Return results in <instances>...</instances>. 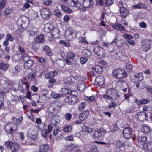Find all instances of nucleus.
<instances>
[{
    "mask_svg": "<svg viewBox=\"0 0 152 152\" xmlns=\"http://www.w3.org/2000/svg\"><path fill=\"white\" fill-rule=\"evenodd\" d=\"M29 88V84L28 82L21 81L19 83L18 88L20 92L25 94L28 91Z\"/></svg>",
    "mask_w": 152,
    "mask_h": 152,
    "instance_id": "nucleus-1",
    "label": "nucleus"
},
{
    "mask_svg": "<svg viewBox=\"0 0 152 152\" xmlns=\"http://www.w3.org/2000/svg\"><path fill=\"white\" fill-rule=\"evenodd\" d=\"M112 73L114 77L119 79L123 78L127 75V73L126 72L120 69H116L113 70Z\"/></svg>",
    "mask_w": 152,
    "mask_h": 152,
    "instance_id": "nucleus-2",
    "label": "nucleus"
},
{
    "mask_svg": "<svg viewBox=\"0 0 152 152\" xmlns=\"http://www.w3.org/2000/svg\"><path fill=\"white\" fill-rule=\"evenodd\" d=\"M106 94H108L111 96L112 100H115L119 97L117 91L114 88H109L107 89Z\"/></svg>",
    "mask_w": 152,
    "mask_h": 152,
    "instance_id": "nucleus-3",
    "label": "nucleus"
},
{
    "mask_svg": "<svg viewBox=\"0 0 152 152\" xmlns=\"http://www.w3.org/2000/svg\"><path fill=\"white\" fill-rule=\"evenodd\" d=\"M21 66L17 65L15 67H10L9 71L12 76H15L21 70Z\"/></svg>",
    "mask_w": 152,
    "mask_h": 152,
    "instance_id": "nucleus-4",
    "label": "nucleus"
},
{
    "mask_svg": "<svg viewBox=\"0 0 152 152\" xmlns=\"http://www.w3.org/2000/svg\"><path fill=\"white\" fill-rule=\"evenodd\" d=\"M105 133V130L103 128L95 130L92 136L94 138H97L104 135Z\"/></svg>",
    "mask_w": 152,
    "mask_h": 152,
    "instance_id": "nucleus-5",
    "label": "nucleus"
},
{
    "mask_svg": "<svg viewBox=\"0 0 152 152\" xmlns=\"http://www.w3.org/2000/svg\"><path fill=\"white\" fill-rule=\"evenodd\" d=\"M132 130L130 128H125L123 131L124 137L126 139L130 138L132 136Z\"/></svg>",
    "mask_w": 152,
    "mask_h": 152,
    "instance_id": "nucleus-6",
    "label": "nucleus"
},
{
    "mask_svg": "<svg viewBox=\"0 0 152 152\" xmlns=\"http://www.w3.org/2000/svg\"><path fill=\"white\" fill-rule=\"evenodd\" d=\"M151 41L149 40L146 39L142 41L141 42V45L142 48L145 51H148L151 48Z\"/></svg>",
    "mask_w": 152,
    "mask_h": 152,
    "instance_id": "nucleus-7",
    "label": "nucleus"
},
{
    "mask_svg": "<svg viewBox=\"0 0 152 152\" xmlns=\"http://www.w3.org/2000/svg\"><path fill=\"white\" fill-rule=\"evenodd\" d=\"M40 14L42 17L45 19H48L50 17V14L48 9L44 8L42 9Z\"/></svg>",
    "mask_w": 152,
    "mask_h": 152,
    "instance_id": "nucleus-8",
    "label": "nucleus"
},
{
    "mask_svg": "<svg viewBox=\"0 0 152 152\" xmlns=\"http://www.w3.org/2000/svg\"><path fill=\"white\" fill-rule=\"evenodd\" d=\"M51 124L56 126L58 125L60 121L59 117L57 115H54L51 116L50 119Z\"/></svg>",
    "mask_w": 152,
    "mask_h": 152,
    "instance_id": "nucleus-9",
    "label": "nucleus"
},
{
    "mask_svg": "<svg viewBox=\"0 0 152 152\" xmlns=\"http://www.w3.org/2000/svg\"><path fill=\"white\" fill-rule=\"evenodd\" d=\"M52 106L53 107L52 109L53 112L55 113H58L61 109V105L59 103L54 102L52 103Z\"/></svg>",
    "mask_w": 152,
    "mask_h": 152,
    "instance_id": "nucleus-10",
    "label": "nucleus"
},
{
    "mask_svg": "<svg viewBox=\"0 0 152 152\" xmlns=\"http://www.w3.org/2000/svg\"><path fill=\"white\" fill-rule=\"evenodd\" d=\"M120 10L121 15L123 19H125L127 16L129 14L128 10L125 7L121 6L120 7Z\"/></svg>",
    "mask_w": 152,
    "mask_h": 152,
    "instance_id": "nucleus-11",
    "label": "nucleus"
},
{
    "mask_svg": "<svg viewBox=\"0 0 152 152\" xmlns=\"http://www.w3.org/2000/svg\"><path fill=\"white\" fill-rule=\"evenodd\" d=\"M93 51L95 54L98 56L102 55L104 53L103 49L98 46L94 48Z\"/></svg>",
    "mask_w": 152,
    "mask_h": 152,
    "instance_id": "nucleus-12",
    "label": "nucleus"
},
{
    "mask_svg": "<svg viewBox=\"0 0 152 152\" xmlns=\"http://www.w3.org/2000/svg\"><path fill=\"white\" fill-rule=\"evenodd\" d=\"M89 114V112L88 110H86L84 111L79 115V119L82 121L87 119Z\"/></svg>",
    "mask_w": 152,
    "mask_h": 152,
    "instance_id": "nucleus-13",
    "label": "nucleus"
},
{
    "mask_svg": "<svg viewBox=\"0 0 152 152\" xmlns=\"http://www.w3.org/2000/svg\"><path fill=\"white\" fill-rule=\"evenodd\" d=\"M104 78L103 77H97L95 80V83L97 86H102L104 83Z\"/></svg>",
    "mask_w": 152,
    "mask_h": 152,
    "instance_id": "nucleus-14",
    "label": "nucleus"
},
{
    "mask_svg": "<svg viewBox=\"0 0 152 152\" xmlns=\"http://www.w3.org/2000/svg\"><path fill=\"white\" fill-rule=\"evenodd\" d=\"M71 95L67 96L65 99L68 100V102L70 104H75L77 101V97L76 96H72L71 98Z\"/></svg>",
    "mask_w": 152,
    "mask_h": 152,
    "instance_id": "nucleus-15",
    "label": "nucleus"
},
{
    "mask_svg": "<svg viewBox=\"0 0 152 152\" xmlns=\"http://www.w3.org/2000/svg\"><path fill=\"white\" fill-rule=\"evenodd\" d=\"M26 18L24 17L23 18H20L18 20V23L23 28H26L28 27V25H26V21L25 20Z\"/></svg>",
    "mask_w": 152,
    "mask_h": 152,
    "instance_id": "nucleus-16",
    "label": "nucleus"
},
{
    "mask_svg": "<svg viewBox=\"0 0 152 152\" xmlns=\"http://www.w3.org/2000/svg\"><path fill=\"white\" fill-rule=\"evenodd\" d=\"M78 87L80 91H84L86 87L84 81L82 80H79L78 82Z\"/></svg>",
    "mask_w": 152,
    "mask_h": 152,
    "instance_id": "nucleus-17",
    "label": "nucleus"
},
{
    "mask_svg": "<svg viewBox=\"0 0 152 152\" xmlns=\"http://www.w3.org/2000/svg\"><path fill=\"white\" fill-rule=\"evenodd\" d=\"M43 37L44 36L43 34H41L40 35L37 36L34 38V41L37 43H42L44 41Z\"/></svg>",
    "mask_w": 152,
    "mask_h": 152,
    "instance_id": "nucleus-18",
    "label": "nucleus"
},
{
    "mask_svg": "<svg viewBox=\"0 0 152 152\" xmlns=\"http://www.w3.org/2000/svg\"><path fill=\"white\" fill-rule=\"evenodd\" d=\"M57 73V72L56 70L49 72L45 74V77L47 79H50L56 75Z\"/></svg>",
    "mask_w": 152,
    "mask_h": 152,
    "instance_id": "nucleus-19",
    "label": "nucleus"
},
{
    "mask_svg": "<svg viewBox=\"0 0 152 152\" xmlns=\"http://www.w3.org/2000/svg\"><path fill=\"white\" fill-rule=\"evenodd\" d=\"M82 5L85 8L90 7L93 5V1L92 0H84Z\"/></svg>",
    "mask_w": 152,
    "mask_h": 152,
    "instance_id": "nucleus-20",
    "label": "nucleus"
},
{
    "mask_svg": "<svg viewBox=\"0 0 152 152\" xmlns=\"http://www.w3.org/2000/svg\"><path fill=\"white\" fill-rule=\"evenodd\" d=\"M29 16L32 20L36 19L38 16L37 12L33 10H31L29 12Z\"/></svg>",
    "mask_w": 152,
    "mask_h": 152,
    "instance_id": "nucleus-21",
    "label": "nucleus"
},
{
    "mask_svg": "<svg viewBox=\"0 0 152 152\" xmlns=\"http://www.w3.org/2000/svg\"><path fill=\"white\" fill-rule=\"evenodd\" d=\"M18 129V125L15 123V124L12 125V126L11 127L9 130V131L7 133L9 134H12L15 131L17 130Z\"/></svg>",
    "mask_w": 152,
    "mask_h": 152,
    "instance_id": "nucleus-22",
    "label": "nucleus"
},
{
    "mask_svg": "<svg viewBox=\"0 0 152 152\" xmlns=\"http://www.w3.org/2000/svg\"><path fill=\"white\" fill-rule=\"evenodd\" d=\"M33 61L32 60L30 59L29 60L25 62L24 64V67L26 69H28L31 67L33 65Z\"/></svg>",
    "mask_w": 152,
    "mask_h": 152,
    "instance_id": "nucleus-23",
    "label": "nucleus"
},
{
    "mask_svg": "<svg viewBox=\"0 0 152 152\" xmlns=\"http://www.w3.org/2000/svg\"><path fill=\"white\" fill-rule=\"evenodd\" d=\"M19 148V147L18 143L16 142H13L10 149L12 152H18Z\"/></svg>",
    "mask_w": 152,
    "mask_h": 152,
    "instance_id": "nucleus-24",
    "label": "nucleus"
},
{
    "mask_svg": "<svg viewBox=\"0 0 152 152\" xmlns=\"http://www.w3.org/2000/svg\"><path fill=\"white\" fill-rule=\"evenodd\" d=\"M59 32L58 29L57 28H54L51 32V35L53 37L56 38L58 36Z\"/></svg>",
    "mask_w": 152,
    "mask_h": 152,
    "instance_id": "nucleus-25",
    "label": "nucleus"
},
{
    "mask_svg": "<svg viewBox=\"0 0 152 152\" xmlns=\"http://www.w3.org/2000/svg\"><path fill=\"white\" fill-rule=\"evenodd\" d=\"M48 145H40L39 147V152H46L48 149Z\"/></svg>",
    "mask_w": 152,
    "mask_h": 152,
    "instance_id": "nucleus-26",
    "label": "nucleus"
},
{
    "mask_svg": "<svg viewBox=\"0 0 152 152\" xmlns=\"http://www.w3.org/2000/svg\"><path fill=\"white\" fill-rule=\"evenodd\" d=\"M61 6L62 10L66 13L70 14L72 13V10L66 6L63 5H61Z\"/></svg>",
    "mask_w": 152,
    "mask_h": 152,
    "instance_id": "nucleus-27",
    "label": "nucleus"
},
{
    "mask_svg": "<svg viewBox=\"0 0 152 152\" xmlns=\"http://www.w3.org/2000/svg\"><path fill=\"white\" fill-rule=\"evenodd\" d=\"M112 27L115 29H118L121 31H123L124 29V26L120 24L113 25Z\"/></svg>",
    "mask_w": 152,
    "mask_h": 152,
    "instance_id": "nucleus-28",
    "label": "nucleus"
},
{
    "mask_svg": "<svg viewBox=\"0 0 152 152\" xmlns=\"http://www.w3.org/2000/svg\"><path fill=\"white\" fill-rule=\"evenodd\" d=\"M75 79L73 76L68 77L66 78L64 80L65 82L66 83V84L69 85L72 84L73 82V80Z\"/></svg>",
    "mask_w": 152,
    "mask_h": 152,
    "instance_id": "nucleus-29",
    "label": "nucleus"
},
{
    "mask_svg": "<svg viewBox=\"0 0 152 152\" xmlns=\"http://www.w3.org/2000/svg\"><path fill=\"white\" fill-rule=\"evenodd\" d=\"M150 128L148 126L143 125L141 128V131L144 133H148L151 131Z\"/></svg>",
    "mask_w": 152,
    "mask_h": 152,
    "instance_id": "nucleus-30",
    "label": "nucleus"
},
{
    "mask_svg": "<svg viewBox=\"0 0 152 152\" xmlns=\"http://www.w3.org/2000/svg\"><path fill=\"white\" fill-rule=\"evenodd\" d=\"M143 112H138L137 114V116L139 121L141 122H142L145 120V118L144 116V115L143 113Z\"/></svg>",
    "mask_w": 152,
    "mask_h": 152,
    "instance_id": "nucleus-31",
    "label": "nucleus"
},
{
    "mask_svg": "<svg viewBox=\"0 0 152 152\" xmlns=\"http://www.w3.org/2000/svg\"><path fill=\"white\" fill-rule=\"evenodd\" d=\"M82 128L83 131L89 133H91L93 131V130L92 128L85 125L83 126Z\"/></svg>",
    "mask_w": 152,
    "mask_h": 152,
    "instance_id": "nucleus-32",
    "label": "nucleus"
},
{
    "mask_svg": "<svg viewBox=\"0 0 152 152\" xmlns=\"http://www.w3.org/2000/svg\"><path fill=\"white\" fill-rule=\"evenodd\" d=\"M38 32V30L37 28L33 27L29 31L30 36H34L36 35Z\"/></svg>",
    "mask_w": 152,
    "mask_h": 152,
    "instance_id": "nucleus-33",
    "label": "nucleus"
},
{
    "mask_svg": "<svg viewBox=\"0 0 152 152\" xmlns=\"http://www.w3.org/2000/svg\"><path fill=\"white\" fill-rule=\"evenodd\" d=\"M9 67V64H8L1 62L0 63V69H2L3 71L7 70Z\"/></svg>",
    "mask_w": 152,
    "mask_h": 152,
    "instance_id": "nucleus-34",
    "label": "nucleus"
},
{
    "mask_svg": "<svg viewBox=\"0 0 152 152\" xmlns=\"http://www.w3.org/2000/svg\"><path fill=\"white\" fill-rule=\"evenodd\" d=\"M86 106V103L84 102H81L79 105L78 110L82 111L84 109Z\"/></svg>",
    "mask_w": 152,
    "mask_h": 152,
    "instance_id": "nucleus-35",
    "label": "nucleus"
},
{
    "mask_svg": "<svg viewBox=\"0 0 152 152\" xmlns=\"http://www.w3.org/2000/svg\"><path fill=\"white\" fill-rule=\"evenodd\" d=\"M95 70L96 72L99 74H101L103 71L102 66L101 65H97L95 67Z\"/></svg>",
    "mask_w": 152,
    "mask_h": 152,
    "instance_id": "nucleus-36",
    "label": "nucleus"
},
{
    "mask_svg": "<svg viewBox=\"0 0 152 152\" xmlns=\"http://www.w3.org/2000/svg\"><path fill=\"white\" fill-rule=\"evenodd\" d=\"M83 55L86 57L91 56L92 55V53L91 51L87 49H84L82 52Z\"/></svg>",
    "mask_w": 152,
    "mask_h": 152,
    "instance_id": "nucleus-37",
    "label": "nucleus"
},
{
    "mask_svg": "<svg viewBox=\"0 0 152 152\" xmlns=\"http://www.w3.org/2000/svg\"><path fill=\"white\" fill-rule=\"evenodd\" d=\"M15 122H9L7 123L5 125L4 130L7 133L10 128L12 126V125L15 124Z\"/></svg>",
    "mask_w": 152,
    "mask_h": 152,
    "instance_id": "nucleus-38",
    "label": "nucleus"
},
{
    "mask_svg": "<svg viewBox=\"0 0 152 152\" xmlns=\"http://www.w3.org/2000/svg\"><path fill=\"white\" fill-rule=\"evenodd\" d=\"M75 57V54L72 52L68 51L66 54V57L69 59H73Z\"/></svg>",
    "mask_w": 152,
    "mask_h": 152,
    "instance_id": "nucleus-39",
    "label": "nucleus"
},
{
    "mask_svg": "<svg viewBox=\"0 0 152 152\" xmlns=\"http://www.w3.org/2000/svg\"><path fill=\"white\" fill-rule=\"evenodd\" d=\"M43 50L46 52L47 55L48 56L52 55V53L51 52L50 48L48 46H44Z\"/></svg>",
    "mask_w": 152,
    "mask_h": 152,
    "instance_id": "nucleus-40",
    "label": "nucleus"
},
{
    "mask_svg": "<svg viewBox=\"0 0 152 152\" xmlns=\"http://www.w3.org/2000/svg\"><path fill=\"white\" fill-rule=\"evenodd\" d=\"M36 77V74L34 73H30L27 76L28 80H34Z\"/></svg>",
    "mask_w": 152,
    "mask_h": 152,
    "instance_id": "nucleus-41",
    "label": "nucleus"
},
{
    "mask_svg": "<svg viewBox=\"0 0 152 152\" xmlns=\"http://www.w3.org/2000/svg\"><path fill=\"white\" fill-rule=\"evenodd\" d=\"M52 27L50 23H47L45 25L44 30L47 32H49L51 30V27Z\"/></svg>",
    "mask_w": 152,
    "mask_h": 152,
    "instance_id": "nucleus-42",
    "label": "nucleus"
},
{
    "mask_svg": "<svg viewBox=\"0 0 152 152\" xmlns=\"http://www.w3.org/2000/svg\"><path fill=\"white\" fill-rule=\"evenodd\" d=\"M51 95L52 98L56 99V98H59L62 97V95L61 94H58L56 93L52 92L51 94Z\"/></svg>",
    "mask_w": 152,
    "mask_h": 152,
    "instance_id": "nucleus-43",
    "label": "nucleus"
},
{
    "mask_svg": "<svg viewBox=\"0 0 152 152\" xmlns=\"http://www.w3.org/2000/svg\"><path fill=\"white\" fill-rule=\"evenodd\" d=\"M6 39L10 41H13L15 39L10 34H8L6 36Z\"/></svg>",
    "mask_w": 152,
    "mask_h": 152,
    "instance_id": "nucleus-44",
    "label": "nucleus"
},
{
    "mask_svg": "<svg viewBox=\"0 0 152 152\" xmlns=\"http://www.w3.org/2000/svg\"><path fill=\"white\" fill-rule=\"evenodd\" d=\"M116 144L119 146V147H121L123 149H124L125 148V144L124 143L121 141H120L119 140H117L116 141Z\"/></svg>",
    "mask_w": 152,
    "mask_h": 152,
    "instance_id": "nucleus-45",
    "label": "nucleus"
},
{
    "mask_svg": "<svg viewBox=\"0 0 152 152\" xmlns=\"http://www.w3.org/2000/svg\"><path fill=\"white\" fill-rule=\"evenodd\" d=\"M134 7V8L139 9L141 8L145 9L147 8L145 5L143 4H139L136 5H135Z\"/></svg>",
    "mask_w": 152,
    "mask_h": 152,
    "instance_id": "nucleus-46",
    "label": "nucleus"
},
{
    "mask_svg": "<svg viewBox=\"0 0 152 152\" xmlns=\"http://www.w3.org/2000/svg\"><path fill=\"white\" fill-rule=\"evenodd\" d=\"M152 142H145L143 145L144 147H146L148 149L150 150L151 149L152 150Z\"/></svg>",
    "mask_w": 152,
    "mask_h": 152,
    "instance_id": "nucleus-47",
    "label": "nucleus"
},
{
    "mask_svg": "<svg viewBox=\"0 0 152 152\" xmlns=\"http://www.w3.org/2000/svg\"><path fill=\"white\" fill-rule=\"evenodd\" d=\"M48 133V131L47 129H44L42 130L41 132V135L45 139L47 138V135Z\"/></svg>",
    "mask_w": 152,
    "mask_h": 152,
    "instance_id": "nucleus-48",
    "label": "nucleus"
},
{
    "mask_svg": "<svg viewBox=\"0 0 152 152\" xmlns=\"http://www.w3.org/2000/svg\"><path fill=\"white\" fill-rule=\"evenodd\" d=\"M71 151V147L69 146H66L62 149L61 152H70Z\"/></svg>",
    "mask_w": 152,
    "mask_h": 152,
    "instance_id": "nucleus-49",
    "label": "nucleus"
},
{
    "mask_svg": "<svg viewBox=\"0 0 152 152\" xmlns=\"http://www.w3.org/2000/svg\"><path fill=\"white\" fill-rule=\"evenodd\" d=\"M123 37L126 39V40H130L133 38V37L131 35L127 34H125L123 35Z\"/></svg>",
    "mask_w": 152,
    "mask_h": 152,
    "instance_id": "nucleus-50",
    "label": "nucleus"
},
{
    "mask_svg": "<svg viewBox=\"0 0 152 152\" xmlns=\"http://www.w3.org/2000/svg\"><path fill=\"white\" fill-rule=\"evenodd\" d=\"M70 34L72 35L74 39H75L77 37V32L75 30H72L69 32Z\"/></svg>",
    "mask_w": 152,
    "mask_h": 152,
    "instance_id": "nucleus-51",
    "label": "nucleus"
},
{
    "mask_svg": "<svg viewBox=\"0 0 152 152\" xmlns=\"http://www.w3.org/2000/svg\"><path fill=\"white\" fill-rule=\"evenodd\" d=\"M138 140L141 142H145L147 140V137L145 136H140L138 137Z\"/></svg>",
    "mask_w": 152,
    "mask_h": 152,
    "instance_id": "nucleus-52",
    "label": "nucleus"
},
{
    "mask_svg": "<svg viewBox=\"0 0 152 152\" xmlns=\"http://www.w3.org/2000/svg\"><path fill=\"white\" fill-rule=\"evenodd\" d=\"M12 11V9L11 8L8 7L5 9V11L4 12V15H7L11 13Z\"/></svg>",
    "mask_w": 152,
    "mask_h": 152,
    "instance_id": "nucleus-53",
    "label": "nucleus"
},
{
    "mask_svg": "<svg viewBox=\"0 0 152 152\" xmlns=\"http://www.w3.org/2000/svg\"><path fill=\"white\" fill-rule=\"evenodd\" d=\"M36 123L37 124H40V125H42L43 127L42 128H44L45 126V124L41 122V120L40 118H37L36 121Z\"/></svg>",
    "mask_w": 152,
    "mask_h": 152,
    "instance_id": "nucleus-54",
    "label": "nucleus"
},
{
    "mask_svg": "<svg viewBox=\"0 0 152 152\" xmlns=\"http://www.w3.org/2000/svg\"><path fill=\"white\" fill-rule=\"evenodd\" d=\"M64 116L66 120L67 121L70 120L72 117V115L70 113H66Z\"/></svg>",
    "mask_w": 152,
    "mask_h": 152,
    "instance_id": "nucleus-55",
    "label": "nucleus"
},
{
    "mask_svg": "<svg viewBox=\"0 0 152 152\" xmlns=\"http://www.w3.org/2000/svg\"><path fill=\"white\" fill-rule=\"evenodd\" d=\"M79 42L80 43H84L85 44H88V43L85 38L83 37L79 38Z\"/></svg>",
    "mask_w": 152,
    "mask_h": 152,
    "instance_id": "nucleus-56",
    "label": "nucleus"
},
{
    "mask_svg": "<svg viewBox=\"0 0 152 152\" xmlns=\"http://www.w3.org/2000/svg\"><path fill=\"white\" fill-rule=\"evenodd\" d=\"M117 106V103L115 102H111L109 104L108 108H115Z\"/></svg>",
    "mask_w": 152,
    "mask_h": 152,
    "instance_id": "nucleus-57",
    "label": "nucleus"
},
{
    "mask_svg": "<svg viewBox=\"0 0 152 152\" xmlns=\"http://www.w3.org/2000/svg\"><path fill=\"white\" fill-rule=\"evenodd\" d=\"M102 97L104 99H106V100H112V98L111 96L108 94L106 93V94H104L102 95Z\"/></svg>",
    "mask_w": 152,
    "mask_h": 152,
    "instance_id": "nucleus-58",
    "label": "nucleus"
},
{
    "mask_svg": "<svg viewBox=\"0 0 152 152\" xmlns=\"http://www.w3.org/2000/svg\"><path fill=\"white\" fill-rule=\"evenodd\" d=\"M13 142L11 141L9 142H6L4 143L5 146L8 148H10H10H11V145H12V144Z\"/></svg>",
    "mask_w": 152,
    "mask_h": 152,
    "instance_id": "nucleus-59",
    "label": "nucleus"
},
{
    "mask_svg": "<svg viewBox=\"0 0 152 152\" xmlns=\"http://www.w3.org/2000/svg\"><path fill=\"white\" fill-rule=\"evenodd\" d=\"M72 129V126L69 125V126H66L63 129V130L65 132H69Z\"/></svg>",
    "mask_w": 152,
    "mask_h": 152,
    "instance_id": "nucleus-60",
    "label": "nucleus"
},
{
    "mask_svg": "<svg viewBox=\"0 0 152 152\" xmlns=\"http://www.w3.org/2000/svg\"><path fill=\"white\" fill-rule=\"evenodd\" d=\"M43 4L47 6L50 5L52 2V0H42Z\"/></svg>",
    "mask_w": 152,
    "mask_h": 152,
    "instance_id": "nucleus-61",
    "label": "nucleus"
},
{
    "mask_svg": "<svg viewBox=\"0 0 152 152\" xmlns=\"http://www.w3.org/2000/svg\"><path fill=\"white\" fill-rule=\"evenodd\" d=\"M6 2L4 0H1L0 3V10H1L6 5Z\"/></svg>",
    "mask_w": 152,
    "mask_h": 152,
    "instance_id": "nucleus-62",
    "label": "nucleus"
},
{
    "mask_svg": "<svg viewBox=\"0 0 152 152\" xmlns=\"http://www.w3.org/2000/svg\"><path fill=\"white\" fill-rule=\"evenodd\" d=\"M86 99L88 101L92 102L95 101V99L94 96H91L89 97L86 96Z\"/></svg>",
    "mask_w": 152,
    "mask_h": 152,
    "instance_id": "nucleus-63",
    "label": "nucleus"
},
{
    "mask_svg": "<svg viewBox=\"0 0 152 152\" xmlns=\"http://www.w3.org/2000/svg\"><path fill=\"white\" fill-rule=\"evenodd\" d=\"M18 48L19 50V51L22 54H25V51L23 48L20 45H19Z\"/></svg>",
    "mask_w": 152,
    "mask_h": 152,
    "instance_id": "nucleus-64",
    "label": "nucleus"
}]
</instances>
